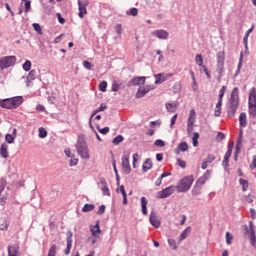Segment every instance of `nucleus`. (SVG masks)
I'll list each match as a JSON object with an SVG mask.
<instances>
[{"label":"nucleus","instance_id":"obj_26","mask_svg":"<svg viewBox=\"0 0 256 256\" xmlns=\"http://www.w3.org/2000/svg\"><path fill=\"white\" fill-rule=\"evenodd\" d=\"M145 76L135 77L131 80L132 85H143L145 83Z\"/></svg>","mask_w":256,"mask_h":256},{"label":"nucleus","instance_id":"obj_1","mask_svg":"<svg viewBox=\"0 0 256 256\" xmlns=\"http://www.w3.org/2000/svg\"><path fill=\"white\" fill-rule=\"evenodd\" d=\"M239 108V88H234L231 92L229 107H228V115L229 117H235V113H237V109Z\"/></svg>","mask_w":256,"mask_h":256},{"label":"nucleus","instance_id":"obj_5","mask_svg":"<svg viewBox=\"0 0 256 256\" xmlns=\"http://www.w3.org/2000/svg\"><path fill=\"white\" fill-rule=\"evenodd\" d=\"M248 113L253 119L256 118V89L255 87L250 89L249 98H248Z\"/></svg>","mask_w":256,"mask_h":256},{"label":"nucleus","instance_id":"obj_59","mask_svg":"<svg viewBox=\"0 0 256 256\" xmlns=\"http://www.w3.org/2000/svg\"><path fill=\"white\" fill-rule=\"evenodd\" d=\"M214 116L215 117H221V108H219V107H215V109H214Z\"/></svg>","mask_w":256,"mask_h":256},{"label":"nucleus","instance_id":"obj_7","mask_svg":"<svg viewBox=\"0 0 256 256\" xmlns=\"http://www.w3.org/2000/svg\"><path fill=\"white\" fill-rule=\"evenodd\" d=\"M216 59H217V71H218L219 77H222L225 69V51L218 52Z\"/></svg>","mask_w":256,"mask_h":256},{"label":"nucleus","instance_id":"obj_38","mask_svg":"<svg viewBox=\"0 0 256 256\" xmlns=\"http://www.w3.org/2000/svg\"><path fill=\"white\" fill-rule=\"evenodd\" d=\"M38 136L40 139H45V137H47V129H45L44 127H40Z\"/></svg>","mask_w":256,"mask_h":256},{"label":"nucleus","instance_id":"obj_60","mask_svg":"<svg viewBox=\"0 0 256 256\" xmlns=\"http://www.w3.org/2000/svg\"><path fill=\"white\" fill-rule=\"evenodd\" d=\"M77 163H79V159L77 158H72L70 160V167H75V165H77Z\"/></svg>","mask_w":256,"mask_h":256},{"label":"nucleus","instance_id":"obj_18","mask_svg":"<svg viewBox=\"0 0 256 256\" xmlns=\"http://www.w3.org/2000/svg\"><path fill=\"white\" fill-rule=\"evenodd\" d=\"M92 237H96L97 239H99V235L101 233V228L99 227V221L96 222V225L91 226L90 228Z\"/></svg>","mask_w":256,"mask_h":256},{"label":"nucleus","instance_id":"obj_39","mask_svg":"<svg viewBox=\"0 0 256 256\" xmlns=\"http://www.w3.org/2000/svg\"><path fill=\"white\" fill-rule=\"evenodd\" d=\"M193 147H197L199 145V133L195 132L192 137Z\"/></svg>","mask_w":256,"mask_h":256},{"label":"nucleus","instance_id":"obj_6","mask_svg":"<svg viewBox=\"0 0 256 256\" xmlns=\"http://www.w3.org/2000/svg\"><path fill=\"white\" fill-rule=\"evenodd\" d=\"M17 63V57L15 56H4L0 58V69H9V67H13Z\"/></svg>","mask_w":256,"mask_h":256},{"label":"nucleus","instance_id":"obj_40","mask_svg":"<svg viewBox=\"0 0 256 256\" xmlns=\"http://www.w3.org/2000/svg\"><path fill=\"white\" fill-rule=\"evenodd\" d=\"M32 27H33L34 31H36L38 33V35H43V30L41 29V25L34 23V24H32Z\"/></svg>","mask_w":256,"mask_h":256},{"label":"nucleus","instance_id":"obj_37","mask_svg":"<svg viewBox=\"0 0 256 256\" xmlns=\"http://www.w3.org/2000/svg\"><path fill=\"white\" fill-rule=\"evenodd\" d=\"M250 243L252 247H256L255 230L250 231Z\"/></svg>","mask_w":256,"mask_h":256},{"label":"nucleus","instance_id":"obj_10","mask_svg":"<svg viewBox=\"0 0 256 256\" xmlns=\"http://www.w3.org/2000/svg\"><path fill=\"white\" fill-rule=\"evenodd\" d=\"M197 117V114L195 113V110H190L188 122H187V131L188 133H191L193 131V125H195V119Z\"/></svg>","mask_w":256,"mask_h":256},{"label":"nucleus","instance_id":"obj_3","mask_svg":"<svg viewBox=\"0 0 256 256\" xmlns=\"http://www.w3.org/2000/svg\"><path fill=\"white\" fill-rule=\"evenodd\" d=\"M194 181L195 178L193 177V175L185 176L184 178H182L175 186L177 193H187V191L191 189Z\"/></svg>","mask_w":256,"mask_h":256},{"label":"nucleus","instance_id":"obj_28","mask_svg":"<svg viewBox=\"0 0 256 256\" xmlns=\"http://www.w3.org/2000/svg\"><path fill=\"white\" fill-rule=\"evenodd\" d=\"M166 110L168 111V113H175V111H177V104L166 103Z\"/></svg>","mask_w":256,"mask_h":256},{"label":"nucleus","instance_id":"obj_22","mask_svg":"<svg viewBox=\"0 0 256 256\" xmlns=\"http://www.w3.org/2000/svg\"><path fill=\"white\" fill-rule=\"evenodd\" d=\"M165 177H171V172H164L160 175V177L156 180L155 185L156 187H160L161 183H163V179Z\"/></svg>","mask_w":256,"mask_h":256},{"label":"nucleus","instance_id":"obj_24","mask_svg":"<svg viewBox=\"0 0 256 256\" xmlns=\"http://www.w3.org/2000/svg\"><path fill=\"white\" fill-rule=\"evenodd\" d=\"M240 127H247V114L242 112L239 116Z\"/></svg>","mask_w":256,"mask_h":256},{"label":"nucleus","instance_id":"obj_31","mask_svg":"<svg viewBox=\"0 0 256 256\" xmlns=\"http://www.w3.org/2000/svg\"><path fill=\"white\" fill-rule=\"evenodd\" d=\"M177 150L182 151V152L188 151L189 150V145L187 144V142H181L178 145Z\"/></svg>","mask_w":256,"mask_h":256},{"label":"nucleus","instance_id":"obj_13","mask_svg":"<svg viewBox=\"0 0 256 256\" xmlns=\"http://www.w3.org/2000/svg\"><path fill=\"white\" fill-rule=\"evenodd\" d=\"M211 179V170H207L202 176L199 177V179L196 181V184L200 185V187H203Z\"/></svg>","mask_w":256,"mask_h":256},{"label":"nucleus","instance_id":"obj_47","mask_svg":"<svg viewBox=\"0 0 256 256\" xmlns=\"http://www.w3.org/2000/svg\"><path fill=\"white\" fill-rule=\"evenodd\" d=\"M23 69L25 71H31V62L29 60L25 61V63L23 64Z\"/></svg>","mask_w":256,"mask_h":256},{"label":"nucleus","instance_id":"obj_36","mask_svg":"<svg viewBox=\"0 0 256 256\" xmlns=\"http://www.w3.org/2000/svg\"><path fill=\"white\" fill-rule=\"evenodd\" d=\"M56 255H57V245L53 244L50 247L47 256H56Z\"/></svg>","mask_w":256,"mask_h":256},{"label":"nucleus","instance_id":"obj_64","mask_svg":"<svg viewBox=\"0 0 256 256\" xmlns=\"http://www.w3.org/2000/svg\"><path fill=\"white\" fill-rule=\"evenodd\" d=\"M250 215H251V219H256V211H255V209H253V208L250 209Z\"/></svg>","mask_w":256,"mask_h":256},{"label":"nucleus","instance_id":"obj_56","mask_svg":"<svg viewBox=\"0 0 256 256\" xmlns=\"http://www.w3.org/2000/svg\"><path fill=\"white\" fill-rule=\"evenodd\" d=\"M9 229V222L4 221L3 224H1L0 231H7Z\"/></svg>","mask_w":256,"mask_h":256},{"label":"nucleus","instance_id":"obj_21","mask_svg":"<svg viewBox=\"0 0 256 256\" xmlns=\"http://www.w3.org/2000/svg\"><path fill=\"white\" fill-rule=\"evenodd\" d=\"M168 77H173L171 74H156L155 75V83H163L164 81H167Z\"/></svg>","mask_w":256,"mask_h":256},{"label":"nucleus","instance_id":"obj_54","mask_svg":"<svg viewBox=\"0 0 256 256\" xmlns=\"http://www.w3.org/2000/svg\"><path fill=\"white\" fill-rule=\"evenodd\" d=\"M154 145H156V147H165V141L158 139L154 142Z\"/></svg>","mask_w":256,"mask_h":256},{"label":"nucleus","instance_id":"obj_12","mask_svg":"<svg viewBox=\"0 0 256 256\" xmlns=\"http://www.w3.org/2000/svg\"><path fill=\"white\" fill-rule=\"evenodd\" d=\"M122 169L126 175L131 173V164H129V154H126L122 157Z\"/></svg>","mask_w":256,"mask_h":256},{"label":"nucleus","instance_id":"obj_41","mask_svg":"<svg viewBox=\"0 0 256 256\" xmlns=\"http://www.w3.org/2000/svg\"><path fill=\"white\" fill-rule=\"evenodd\" d=\"M195 61L199 67H203V56H201V54L196 55Z\"/></svg>","mask_w":256,"mask_h":256},{"label":"nucleus","instance_id":"obj_25","mask_svg":"<svg viewBox=\"0 0 256 256\" xmlns=\"http://www.w3.org/2000/svg\"><path fill=\"white\" fill-rule=\"evenodd\" d=\"M189 233H191V227L188 226L179 236L178 241H184V239H187L189 237Z\"/></svg>","mask_w":256,"mask_h":256},{"label":"nucleus","instance_id":"obj_9","mask_svg":"<svg viewBox=\"0 0 256 256\" xmlns=\"http://www.w3.org/2000/svg\"><path fill=\"white\" fill-rule=\"evenodd\" d=\"M175 193V186H169L158 192V199H167V197H171Z\"/></svg>","mask_w":256,"mask_h":256},{"label":"nucleus","instance_id":"obj_35","mask_svg":"<svg viewBox=\"0 0 256 256\" xmlns=\"http://www.w3.org/2000/svg\"><path fill=\"white\" fill-rule=\"evenodd\" d=\"M239 183H240V185H242L243 191H247V189H249V181H247L243 178H240Z\"/></svg>","mask_w":256,"mask_h":256},{"label":"nucleus","instance_id":"obj_15","mask_svg":"<svg viewBox=\"0 0 256 256\" xmlns=\"http://www.w3.org/2000/svg\"><path fill=\"white\" fill-rule=\"evenodd\" d=\"M19 249V245L17 244L8 246V256H21V252H19Z\"/></svg>","mask_w":256,"mask_h":256},{"label":"nucleus","instance_id":"obj_62","mask_svg":"<svg viewBox=\"0 0 256 256\" xmlns=\"http://www.w3.org/2000/svg\"><path fill=\"white\" fill-rule=\"evenodd\" d=\"M250 169H256V155L253 156V160L250 164Z\"/></svg>","mask_w":256,"mask_h":256},{"label":"nucleus","instance_id":"obj_43","mask_svg":"<svg viewBox=\"0 0 256 256\" xmlns=\"http://www.w3.org/2000/svg\"><path fill=\"white\" fill-rule=\"evenodd\" d=\"M127 15H131L132 17H137L139 15V10L137 8H131Z\"/></svg>","mask_w":256,"mask_h":256},{"label":"nucleus","instance_id":"obj_11","mask_svg":"<svg viewBox=\"0 0 256 256\" xmlns=\"http://www.w3.org/2000/svg\"><path fill=\"white\" fill-rule=\"evenodd\" d=\"M149 221L151 226L155 227V229H159V227H161V218H159L155 212L150 213Z\"/></svg>","mask_w":256,"mask_h":256},{"label":"nucleus","instance_id":"obj_32","mask_svg":"<svg viewBox=\"0 0 256 256\" xmlns=\"http://www.w3.org/2000/svg\"><path fill=\"white\" fill-rule=\"evenodd\" d=\"M147 93H149V90H146L145 88H139L136 93V97H138V98L145 97V95H147Z\"/></svg>","mask_w":256,"mask_h":256},{"label":"nucleus","instance_id":"obj_53","mask_svg":"<svg viewBox=\"0 0 256 256\" xmlns=\"http://www.w3.org/2000/svg\"><path fill=\"white\" fill-rule=\"evenodd\" d=\"M236 145H243V131H240L239 137L236 141Z\"/></svg>","mask_w":256,"mask_h":256},{"label":"nucleus","instance_id":"obj_17","mask_svg":"<svg viewBox=\"0 0 256 256\" xmlns=\"http://www.w3.org/2000/svg\"><path fill=\"white\" fill-rule=\"evenodd\" d=\"M105 109H107V105L102 103L98 109H96L92 112V115L90 117V122H89L90 127H93V123H92L93 118L97 115V113H101V111H105Z\"/></svg>","mask_w":256,"mask_h":256},{"label":"nucleus","instance_id":"obj_29","mask_svg":"<svg viewBox=\"0 0 256 256\" xmlns=\"http://www.w3.org/2000/svg\"><path fill=\"white\" fill-rule=\"evenodd\" d=\"M232 153L233 152L231 150H227L225 153L224 160L222 161V165H225V167L229 165V159L231 158Z\"/></svg>","mask_w":256,"mask_h":256},{"label":"nucleus","instance_id":"obj_45","mask_svg":"<svg viewBox=\"0 0 256 256\" xmlns=\"http://www.w3.org/2000/svg\"><path fill=\"white\" fill-rule=\"evenodd\" d=\"M123 139L124 138L121 135H118L113 139L112 143L114 145H119V143H122Z\"/></svg>","mask_w":256,"mask_h":256},{"label":"nucleus","instance_id":"obj_44","mask_svg":"<svg viewBox=\"0 0 256 256\" xmlns=\"http://www.w3.org/2000/svg\"><path fill=\"white\" fill-rule=\"evenodd\" d=\"M225 91H227V87L222 86L219 91L218 99L223 100V97L225 96Z\"/></svg>","mask_w":256,"mask_h":256},{"label":"nucleus","instance_id":"obj_51","mask_svg":"<svg viewBox=\"0 0 256 256\" xmlns=\"http://www.w3.org/2000/svg\"><path fill=\"white\" fill-rule=\"evenodd\" d=\"M177 117H178V115L175 114V115L171 118V120H170V127H171V129H173V127H175V123H177Z\"/></svg>","mask_w":256,"mask_h":256},{"label":"nucleus","instance_id":"obj_58","mask_svg":"<svg viewBox=\"0 0 256 256\" xmlns=\"http://www.w3.org/2000/svg\"><path fill=\"white\" fill-rule=\"evenodd\" d=\"M105 213V205H100L97 211V215H103Z\"/></svg>","mask_w":256,"mask_h":256},{"label":"nucleus","instance_id":"obj_49","mask_svg":"<svg viewBox=\"0 0 256 256\" xmlns=\"http://www.w3.org/2000/svg\"><path fill=\"white\" fill-rule=\"evenodd\" d=\"M83 65L86 69H88L89 71H91V69H93V64H91V62L84 60L83 61Z\"/></svg>","mask_w":256,"mask_h":256},{"label":"nucleus","instance_id":"obj_57","mask_svg":"<svg viewBox=\"0 0 256 256\" xmlns=\"http://www.w3.org/2000/svg\"><path fill=\"white\" fill-rule=\"evenodd\" d=\"M99 133L102 135H107L109 133V127H104V128H98Z\"/></svg>","mask_w":256,"mask_h":256},{"label":"nucleus","instance_id":"obj_52","mask_svg":"<svg viewBox=\"0 0 256 256\" xmlns=\"http://www.w3.org/2000/svg\"><path fill=\"white\" fill-rule=\"evenodd\" d=\"M231 241H233V235H231L229 232H226V243L231 245Z\"/></svg>","mask_w":256,"mask_h":256},{"label":"nucleus","instance_id":"obj_42","mask_svg":"<svg viewBox=\"0 0 256 256\" xmlns=\"http://www.w3.org/2000/svg\"><path fill=\"white\" fill-rule=\"evenodd\" d=\"M99 91H102V93H105V91H107V81L100 82Z\"/></svg>","mask_w":256,"mask_h":256},{"label":"nucleus","instance_id":"obj_2","mask_svg":"<svg viewBox=\"0 0 256 256\" xmlns=\"http://www.w3.org/2000/svg\"><path fill=\"white\" fill-rule=\"evenodd\" d=\"M23 103V96L0 99V107L3 109H17Z\"/></svg>","mask_w":256,"mask_h":256},{"label":"nucleus","instance_id":"obj_30","mask_svg":"<svg viewBox=\"0 0 256 256\" xmlns=\"http://www.w3.org/2000/svg\"><path fill=\"white\" fill-rule=\"evenodd\" d=\"M141 207L142 213L147 215V198H145V196L141 197Z\"/></svg>","mask_w":256,"mask_h":256},{"label":"nucleus","instance_id":"obj_55","mask_svg":"<svg viewBox=\"0 0 256 256\" xmlns=\"http://www.w3.org/2000/svg\"><path fill=\"white\" fill-rule=\"evenodd\" d=\"M168 245H169L172 249H177V243H176L175 240H173V239H168Z\"/></svg>","mask_w":256,"mask_h":256},{"label":"nucleus","instance_id":"obj_63","mask_svg":"<svg viewBox=\"0 0 256 256\" xmlns=\"http://www.w3.org/2000/svg\"><path fill=\"white\" fill-rule=\"evenodd\" d=\"M100 185H101V187H102V189L104 188V187H107L108 185H107V180H105V178H100Z\"/></svg>","mask_w":256,"mask_h":256},{"label":"nucleus","instance_id":"obj_46","mask_svg":"<svg viewBox=\"0 0 256 256\" xmlns=\"http://www.w3.org/2000/svg\"><path fill=\"white\" fill-rule=\"evenodd\" d=\"M103 195H106L107 197H111V191L109 190V186H104L102 188Z\"/></svg>","mask_w":256,"mask_h":256},{"label":"nucleus","instance_id":"obj_20","mask_svg":"<svg viewBox=\"0 0 256 256\" xmlns=\"http://www.w3.org/2000/svg\"><path fill=\"white\" fill-rule=\"evenodd\" d=\"M153 35L158 39H167L169 37V32L165 30H157L153 32Z\"/></svg>","mask_w":256,"mask_h":256},{"label":"nucleus","instance_id":"obj_61","mask_svg":"<svg viewBox=\"0 0 256 256\" xmlns=\"http://www.w3.org/2000/svg\"><path fill=\"white\" fill-rule=\"evenodd\" d=\"M215 159V155L209 154L206 159V163H213V160Z\"/></svg>","mask_w":256,"mask_h":256},{"label":"nucleus","instance_id":"obj_48","mask_svg":"<svg viewBox=\"0 0 256 256\" xmlns=\"http://www.w3.org/2000/svg\"><path fill=\"white\" fill-rule=\"evenodd\" d=\"M119 89H121V84L114 81L112 83V91L117 92Z\"/></svg>","mask_w":256,"mask_h":256},{"label":"nucleus","instance_id":"obj_34","mask_svg":"<svg viewBox=\"0 0 256 256\" xmlns=\"http://www.w3.org/2000/svg\"><path fill=\"white\" fill-rule=\"evenodd\" d=\"M95 209V204H85L82 208L83 213H88V211H93Z\"/></svg>","mask_w":256,"mask_h":256},{"label":"nucleus","instance_id":"obj_4","mask_svg":"<svg viewBox=\"0 0 256 256\" xmlns=\"http://www.w3.org/2000/svg\"><path fill=\"white\" fill-rule=\"evenodd\" d=\"M75 147H76L77 154L79 155V157H81V159L91 158V155L89 154V147L87 146V142L85 141V139L83 138L78 139Z\"/></svg>","mask_w":256,"mask_h":256},{"label":"nucleus","instance_id":"obj_8","mask_svg":"<svg viewBox=\"0 0 256 256\" xmlns=\"http://www.w3.org/2000/svg\"><path fill=\"white\" fill-rule=\"evenodd\" d=\"M88 6H89V0H78V9H79L78 17H80V19H83V17L87 15Z\"/></svg>","mask_w":256,"mask_h":256},{"label":"nucleus","instance_id":"obj_14","mask_svg":"<svg viewBox=\"0 0 256 256\" xmlns=\"http://www.w3.org/2000/svg\"><path fill=\"white\" fill-rule=\"evenodd\" d=\"M73 247V233L67 232V247L64 249V255H69L71 253V248Z\"/></svg>","mask_w":256,"mask_h":256},{"label":"nucleus","instance_id":"obj_27","mask_svg":"<svg viewBox=\"0 0 256 256\" xmlns=\"http://www.w3.org/2000/svg\"><path fill=\"white\" fill-rule=\"evenodd\" d=\"M202 189H203V186H200L199 184L195 183L191 193L193 196L201 195Z\"/></svg>","mask_w":256,"mask_h":256},{"label":"nucleus","instance_id":"obj_23","mask_svg":"<svg viewBox=\"0 0 256 256\" xmlns=\"http://www.w3.org/2000/svg\"><path fill=\"white\" fill-rule=\"evenodd\" d=\"M152 167L153 162L151 161V159L148 158L142 165V171H144V173H147V171H149V169H151Z\"/></svg>","mask_w":256,"mask_h":256},{"label":"nucleus","instance_id":"obj_16","mask_svg":"<svg viewBox=\"0 0 256 256\" xmlns=\"http://www.w3.org/2000/svg\"><path fill=\"white\" fill-rule=\"evenodd\" d=\"M15 139H17V128L13 129L12 134L5 135V141L6 143H9V145L15 143Z\"/></svg>","mask_w":256,"mask_h":256},{"label":"nucleus","instance_id":"obj_50","mask_svg":"<svg viewBox=\"0 0 256 256\" xmlns=\"http://www.w3.org/2000/svg\"><path fill=\"white\" fill-rule=\"evenodd\" d=\"M177 163H178L179 167H181V169H185L187 167V162H185L184 160H181L178 158Z\"/></svg>","mask_w":256,"mask_h":256},{"label":"nucleus","instance_id":"obj_19","mask_svg":"<svg viewBox=\"0 0 256 256\" xmlns=\"http://www.w3.org/2000/svg\"><path fill=\"white\" fill-rule=\"evenodd\" d=\"M0 155L3 159H7L9 157V146L5 143L1 145Z\"/></svg>","mask_w":256,"mask_h":256},{"label":"nucleus","instance_id":"obj_33","mask_svg":"<svg viewBox=\"0 0 256 256\" xmlns=\"http://www.w3.org/2000/svg\"><path fill=\"white\" fill-rule=\"evenodd\" d=\"M37 79V71L31 70L27 76V81H35Z\"/></svg>","mask_w":256,"mask_h":256}]
</instances>
